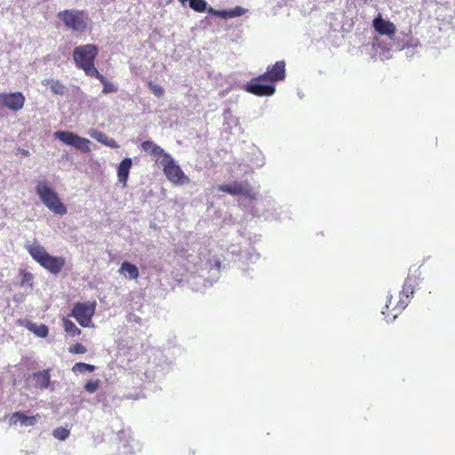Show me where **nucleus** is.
<instances>
[{"mask_svg":"<svg viewBox=\"0 0 455 455\" xmlns=\"http://www.w3.org/2000/svg\"><path fill=\"white\" fill-rule=\"evenodd\" d=\"M218 191L228 193L231 196H243L255 200V215H263L266 219H281L277 213L276 203L268 196H265L259 201L256 199L258 190L253 188L247 182H233L230 184L219 185Z\"/></svg>","mask_w":455,"mask_h":455,"instance_id":"f257e3e1","label":"nucleus"},{"mask_svg":"<svg viewBox=\"0 0 455 455\" xmlns=\"http://www.w3.org/2000/svg\"><path fill=\"white\" fill-rule=\"evenodd\" d=\"M25 249L34 260L52 274H59L65 265V259L49 254L37 241H27Z\"/></svg>","mask_w":455,"mask_h":455,"instance_id":"f03ea898","label":"nucleus"},{"mask_svg":"<svg viewBox=\"0 0 455 455\" xmlns=\"http://www.w3.org/2000/svg\"><path fill=\"white\" fill-rule=\"evenodd\" d=\"M36 193L44 205L53 213L65 215L68 212L66 205L61 202L48 181L39 180L36 186Z\"/></svg>","mask_w":455,"mask_h":455,"instance_id":"7ed1b4c3","label":"nucleus"},{"mask_svg":"<svg viewBox=\"0 0 455 455\" xmlns=\"http://www.w3.org/2000/svg\"><path fill=\"white\" fill-rule=\"evenodd\" d=\"M98 55V48L93 44H84L76 47L73 52V60L76 65L84 70L86 76H93L98 74L94 66V60Z\"/></svg>","mask_w":455,"mask_h":455,"instance_id":"20e7f679","label":"nucleus"},{"mask_svg":"<svg viewBox=\"0 0 455 455\" xmlns=\"http://www.w3.org/2000/svg\"><path fill=\"white\" fill-rule=\"evenodd\" d=\"M416 283V280H412L411 277L407 278L403 286V291L401 292L399 301L395 307L392 308L391 314H388L387 310L391 306L392 295L389 294L387 296V303L385 309L382 310V314L385 315L387 322L394 321L397 315L407 307L409 303V298L413 294L414 284Z\"/></svg>","mask_w":455,"mask_h":455,"instance_id":"39448f33","label":"nucleus"},{"mask_svg":"<svg viewBox=\"0 0 455 455\" xmlns=\"http://www.w3.org/2000/svg\"><path fill=\"white\" fill-rule=\"evenodd\" d=\"M158 164L162 166L164 175L172 183L175 185H184L190 182V179L184 174L180 165L170 154L164 155Z\"/></svg>","mask_w":455,"mask_h":455,"instance_id":"423d86ee","label":"nucleus"},{"mask_svg":"<svg viewBox=\"0 0 455 455\" xmlns=\"http://www.w3.org/2000/svg\"><path fill=\"white\" fill-rule=\"evenodd\" d=\"M57 16L68 28L74 31H82L87 26L88 17L84 11L76 9L65 10L60 12Z\"/></svg>","mask_w":455,"mask_h":455,"instance_id":"0eeeda50","label":"nucleus"},{"mask_svg":"<svg viewBox=\"0 0 455 455\" xmlns=\"http://www.w3.org/2000/svg\"><path fill=\"white\" fill-rule=\"evenodd\" d=\"M96 310V302L76 303L69 316L74 317L83 327L92 326V318Z\"/></svg>","mask_w":455,"mask_h":455,"instance_id":"6e6552de","label":"nucleus"},{"mask_svg":"<svg viewBox=\"0 0 455 455\" xmlns=\"http://www.w3.org/2000/svg\"><path fill=\"white\" fill-rule=\"evenodd\" d=\"M267 74H263L251 79L245 86L244 90L257 96H271L275 92V87L272 83H268Z\"/></svg>","mask_w":455,"mask_h":455,"instance_id":"1a4fd4ad","label":"nucleus"},{"mask_svg":"<svg viewBox=\"0 0 455 455\" xmlns=\"http://www.w3.org/2000/svg\"><path fill=\"white\" fill-rule=\"evenodd\" d=\"M54 137L60 140L62 143L72 146L84 153H89L92 150L90 147L91 141L85 138L78 136L74 132L67 131H57L54 132Z\"/></svg>","mask_w":455,"mask_h":455,"instance_id":"9d476101","label":"nucleus"},{"mask_svg":"<svg viewBox=\"0 0 455 455\" xmlns=\"http://www.w3.org/2000/svg\"><path fill=\"white\" fill-rule=\"evenodd\" d=\"M228 254L236 257L235 260L243 261L247 264H255L259 259V253L256 251L254 248H251L249 251L243 252L241 248L237 244H230L227 248Z\"/></svg>","mask_w":455,"mask_h":455,"instance_id":"9b49d317","label":"nucleus"},{"mask_svg":"<svg viewBox=\"0 0 455 455\" xmlns=\"http://www.w3.org/2000/svg\"><path fill=\"white\" fill-rule=\"evenodd\" d=\"M25 98L20 92L0 93V106L18 111L24 106Z\"/></svg>","mask_w":455,"mask_h":455,"instance_id":"f8f14e48","label":"nucleus"},{"mask_svg":"<svg viewBox=\"0 0 455 455\" xmlns=\"http://www.w3.org/2000/svg\"><path fill=\"white\" fill-rule=\"evenodd\" d=\"M373 27L380 35L392 36L395 32V26L392 22L382 19L379 14L373 20Z\"/></svg>","mask_w":455,"mask_h":455,"instance_id":"ddd939ff","label":"nucleus"},{"mask_svg":"<svg viewBox=\"0 0 455 455\" xmlns=\"http://www.w3.org/2000/svg\"><path fill=\"white\" fill-rule=\"evenodd\" d=\"M265 74H267V80L272 84L283 80L285 76L284 61H277L274 66L268 68Z\"/></svg>","mask_w":455,"mask_h":455,"instance_id":"4468645a","label":"nucleus"},{"mask_svg":"<svg viewBox=\"0 0 455 455\" xmlns=\"http://www.w3.org/2000/svg\"><path fill=\"white\" fill-rule=\"evenodd\" d=\"M141 148L144 151L152 155L155 157L156 163L157 164L161 162V159L164 158V155H169L161 147L151 140H146L142 142Z\"/></svg>","mask_w":455,"mask_h":455,"instance_id":"2eb2a0df","label":"nucleus"},{"mask_svg":"<svg viewBox=\"0 0 455 455\" xmlns=\"http://www.w3.org/2000/svg\"><path fill=\"white\" fill-rule=\"evenodd\" d=\"M132 165V161L130 157L124 158L118 165L117 168V178L122 187H126L127 180L129 177L130 170Z\"/></svg>","mask_w":455,"mask_h":455,"instance_id":"dca6fc26","label":"nucleus"},{"mask_svg":"<svg viewBox=\"0 0 455 455\" xmlns=\"http://www.w3.org/2000/svg\"><path fill=\"white\" fill-rule=\"evenodd\" d=\"M10 423L12 425L20 424L22 427H33L37 423V418L36 416H27L21 412H15L11 415Z\"/></svg>","mask_w":455,"mask_h":455,"instance_id":"f3484780","label":"nucleus"},{"mask_svg":"<svg viewBox=\"0 0 455 455\" xmlns=\"http://www.w3.org/2000/svg\"><path fill=\"white\" fill-rule=\"evenodd\" d=\"M137 448L138 443L134 439H121L115 455H133Z\"/></svg>","mask_w":455,"mask_h":455,"instance_id":"a211bd4d","label":"nucleus"},{"mask_svg":"<svg viewBox=\"0 0 455 455\" xmlns=\"http://www.w3.org/2000/svg\"><path fill=\"white\" fill-rule=\"evenodd\" d=\"M197 258H198L197 256L189 255L188 259V264L193 265L192 267L187 266V267L189 271L196 272L199 268H202L204 266L207 267L208 265L211 267L212 265H214V267H216V269H219L220 267V261L218 259H214L213 263H212V259L206 260L204 262L203 259H200V261H197V260H196Z\"/></svg>","mask_w":455,"mask_h":455,"instance_id":"6ab92c4d","label":"nucleus"},{"mask_svg":"<svg viewBox=\"0 0 455 455\" xmlns=\"http://www.w3.org/2000/svg\"><path fill=\"white\" fill-rule=\"evenodd\" d=\"M50 371L49 370H44L42 371H37L33 373L32 379L34 381V385L36 388L41 390L46 389L50 384Z\"/></svg>","mask_w":455,"mask_h":455,"instance_id":"aec40b11","label":"nucleus"},{"mask_svg":"<svg viewBox=\"0 0 455 455\" xmlns=\"http://www.w3.org/2000/svg\"><path fill=\"white\" fill-rule=\"evenodd\" d=\"M120 275L131 280H136L139 277V269L134 265L128 261H124L118 270Z\"/></svg>","mask_w":455,"mask_h":455,"instance_id":"412c9836","label":"nucleus"},{"mask_svg":"<svg viewBox=\"0 0 455 455\" xmlns=\"http://www.w3.org/2000/svg\"><path fill=\"white\" fill-rule=\"evenodd\" d=\"M42 84L56 95H63L65 93L66 88L59 80L48 78L44 79Z\"/></svg>","mask_w":455,"mask_h":455,"instance_id":"4be33fe9","label":"nucleus"},{"mask_svg":"<svg viewBox=\"0 0 455 455\" xmlns=\"http://www.w3.org/2000/svg\"><path fill=\"white\" fill-rule=\"evenodd\" d=\"M183 5L188 2L189 7L197 12L207 11L208 4L205 0H179Z\"/></svg>","mask_w":455,"mask_h":455,"instance_id":"5701e85b","label":"nucleus"},{"mask_svg":"<svg viewBox=\"0 0 455 455\" xmlns=\"http://www.w3.org/2000/svg\"><path fill=\"white\" fill-rule=\"evenodd\" d=\"M63 327L65 331L71 337H76L80 335V329L69 319L65 318L63 320Z\"/></svg>","mask_w":455,"mask_h":455,"instance_id":"b1692460","label":"nucleus"},{"mask_svg":"<svg viewBox=\"0 0 455 455\" xmlns=\"http://www.w3.org/2000/svg\"><path fill=\"white\" fill-rule=\"evenodd\" d=\"M92 77H96L100 81L103 85V93L115 92L117 91L116 87L113 84L107 81V79L99 72L98 74H94Z\"/></svg>","mask_w":455,"mask_h":455,"instance_id":"393cba45","label":"nucleus"},{"mask_svg":"<svg viewBox=\"0 0 455 455\" xmlns=\"http://www.w3.org/2000/svg\"><path fill=\"white\" fill-rule=\"evenodd\" d=\"M95 370V366L85 363H76L72 367V371L76 374L84 373L86 371L92 372Z\"/></svg>","mask_w":455,"mask_h":455,"instance_id":"a878e982","label":"nucleus"},{"mask_svg":"<svg viewBox=\"0 0 455 455\" xmlns=\"http://www.w3.org/2000/svg\"><path fill=\"white\" fill-rule=\"evenodd\" d=\"M28 329L40 338H45L49 332L47 326L44 324L37 325L36 323H32Z\"/></svg>","mask_w":455,"mask_h":455,"instance_id":"bb28decb","label":"nucleus"},{"mask_svg":"<svg viewBox=\"0 0 455 455\" xmlns=\"http://www.w3.org/2000/svg\"><path fill=\"white\" fill-rule=\"evenodd\" d=\"M33 280H34V275L31 273L26 272V271H22L20 273L21 286L28 287L31 289L33 287Z\"/></svg>","mask_w":455,"mask_h":455,"instance_id":"cd10ccee","label":"nucleus"},{"mask_svg":"<svg viewBox=\"0 0 455 455\" xmlns=\"http://www.w3.org/2000/svg\"><path fill=\"white\" fill-rule=\"evenodd\" d=\"M207 12L212 15L218 16L221 19H230V11L229 10H215L212 7H209Z\"/></svg>","mask_w":455,"mask_h":455,"instance_id":"c85d7f7f","label":"nucleus"},{"mask_svg":"<svg viewBox=\"0 0 455 455\" xmlns=\"http://www.w3.org/2000/svg\"><path fill=\"white\" fill-rule=\"evenodd\" d=\"M69 435V430L65 427H58L53 431V436L59 440L64 441Z\"/></svg>","mask_w":455,"mask_h":455,"instance_id":"c756f323","label":"nucleus"},{"mask_svg":"<svg viewBox=\"0 0 455 455\" xmlns=\"http://www.w3.org/2000/svg\"><path fill=\"white\" fill-rule=\"evenodd\" d=\"M89 135L102 144L105 143V141L108 138V136L104 132H102L100 131H97V130L89 131Z\"/></svg>","mask_w":455,"mask_h":455,"instance_id":"7c9ffc66","label":"nucleus"},{"mask_svg":"<svg viewBox=\"0 0 455 455\" xmlns=\"http://www.w3.org/2000/svg\"><path fill=\"white\" fill-rule=\"evenodd\" d=\"M148 86H149L152 93L155 96H156L158 98H161V97L164 96V90L163 89L162 86H160V85H158V84H155V83H153L151 81L148 83Z\"/></svg>","mask_w":455,"mask_h":455,"instance_id":"2f4dec72","label":"nucleus"},{"mask_svg":"<svg viewBox=\"0 0 455 455\" xmlns=\"http://www.w3.org/2000/svg\"><path fill=\"white\" fill-rule=\"evenodd\" d=\"M224 124L228 125H238V120L235 118L229 110H226L224 113Z\"/></svg>","mask_w":455,"mask_h":455,"instance_id":"473e14b6","label":"nucleus"},{"mask_svg":"<svg viewBox=\"0 0 455 455\" xmlns=\"http://www.w3.org/2000/svg\"><path fill=\"white\" fill-rule=\"evenodd\" d=\"M99 385H100V381L98 379H94V380H89L85 386H84V389L90 393V394H92L94 393L98 387H99Z\"/></svg>","mask_w":455,"mask_h":455,"instance_id":"72a5a7b5","label":"nucleus"},{"mask_svg":"<svg viewBox=\"0 0 455 455\" xmlns=\"http://www.w3.org/2000/svg\"><path fill=\"white\" fill-rule=\"evenodd\" d=\"M68 351L71 354H84L86 353L87 349L83 344L76 343L74 346L70 347L68 348Z\"/></svg>","mask_w":455,"mask_h":455,"instance_id":"f704fd0d","label":"nucleus"},{"mask_svg":"<svg viewBox=\"0 0 455 455\" xmlns=\"http://www.w3.org/2000/svg\"><path fill=\"white\" fill-rule=\"evenodd\" d=\"M230 11V17L231 18H235V17H239V16H242L245 13V9H243V7H240V6H237L234 9H231L229 10Z\"/></svg>","mask_w":455,"mask_h":455,"instance_id":"c9c22d12","label":"nucleus"},{"mask_svg":"<svg viewBox=\"0 0 455 455\" xmlns=\"http://www.w3.org/2000/svg\"><path fill=\"white\" fill-rule=\"evenodd\" d=\"M104 145H106V146H108V147H110V148H119V145L117 144V142H116L115 140L110 139V138H108V137L107 138V140H106V141H105Z\"/></svg>","mask_w":455,"mask_h":455,"instance_id":"e433bc0d","label":"nucleus"},{"mask_svg":"<svg viewBox=\"0 0 455 455\" xmlns=\"http://www.w3.org/2000/svg\"><path fill=\"white\" fill-rule=\"evenodd\" d=\"M21 153H22V155H24V156H28V150L23 149V150L21 151Z\"/></svg>","mask_w":455,"mask_h":455,"instance_id":"4c0bfd02","label":"nucleus"},{"mask_svg":"<svg viewBox=\"0 0 455 455\" xmlns=\"http://www.w3.org/2000/svg\"><path fill=\"white\" fill-rule=\"evenodd\" d=\"M263 164V163L261 162L260 164H258L257 166H261Z\"/></svg>","mask_w":455,"mask_h":455,"instance_id":"58836bf2","label":"nucleus"}]
</instances>
